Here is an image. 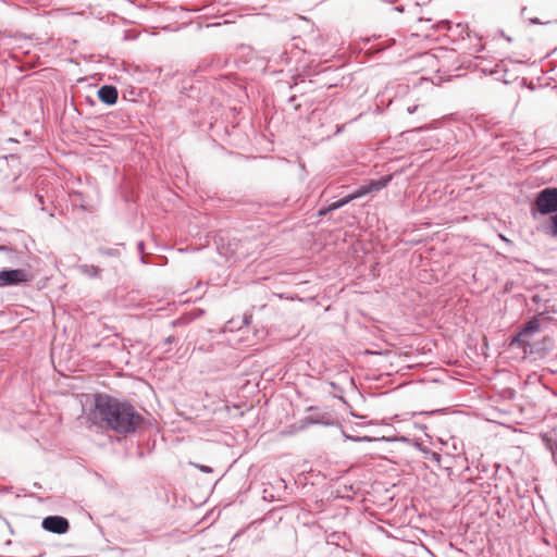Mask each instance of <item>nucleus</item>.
I'll list each match as a JSON object with an SVG mask.
<instances>
[{
	"label": "nucleus",
	"mask_w": 557,
	"mask_h": 557,
	"mask_svg": "<svg viewBox=\"0 0 557 557\" xmlns=\"http://www.w3.org/2000/svg\"><path fill=\"white\" fill-rule=\"evenodd\" d=\"M117 89L111 85H104L98 90L99 99L106 104H114L117 101Z\"/></svg>",
	"instance_id": "nucleus-7"
},
{
	"label": "nucleus",
	"mask_w": 557,
	"mask_h": 557,
	"mask_svg": "<svg viewBox=\"0 0 557 557\" xmlns=\"http://www.w3.org/2000/svg\"><path fill=\"white\" fill-rule=\"evenodd\" d=\"M500 238L506 242V243H510V240L508 238H506L504 235H500Z\"/></svg>",
	"instance_id": "nucleus-16"
},
{
	"label": "nucleus",
	"mask_w": 557,
	"mask_h": 557,
	"mask_svg": "<svg viewBox=\"0 0 557 557\" xmlns=\"http://www.w3.org/2000/svg\"><path fill=\"white\" fill-rule=\"evenodd\" d=\"M196 467L199 468L200 471H202L205 473H210L211 472V468H209L207 466L196 465Z\"/></svg>",
	"instance_id": "nucleus-12"
},
{
	"label": "nucleus",
	"mask_w": 557,
	"mask_h": 557,
	"mask_svg": "<svg viewBox=\"0 0 557 557\" xmlns=\"http://www.w3.org/2000/svg\"><path fill=\"white\" fill-rule=\"evenodd\" d=\"M417 110H418V106L416 104V106L408 107L407 112L409 114H413Z\"/></svg>",
	"instance_id": "nucleus-13"
},
{
	"label": "nucleus",
	"mask_w": 557,
	"mask_h": 557,
	"mask_svg": "<svg viewBox=\"0 0 557 557\" xmlns=\"http://www.w3.org/2000/svg\"><path fill=\"white\" fill-rule=\"evenodd\" d=\"M88 419L117 434L135 433L144 422V417L131 403L106 394L95 396Z\"/></svg>",
	"instance_id": "nucleus-1"
},
{
	"label": "nucleus",
	"mask_w": 557,
	"mask_h": 557,
	"mask_svg": "<svg viewBox=\"0 0 557 557\" xmlns=\"http://www.w3.org/2000/svg\"><path fill=\"white\" fill-rule=\"evenodd\" d=\"M42 528L49 532L63 534L67 532L69 521L61 516H49L42 520Z\"/></svg>",
	"instance_id": "nucleus-6"
},
{
	"label": "nucleus",
	"mask_w": 557,
	"mask_h": 557,
	"mask_svg": "<svg viewBox=\"0 0 557 557\" xmlns=\"http://www.w3.org/2000/svg\"><path fill=\"white\" fill-rule=\"evenodd\" d=\"M348 202H350V199L347 197L338 200V201H335V202H332L330 203L327 207H326V211H334L336 209H339L342 207H344L345 205H347Z\"/></svg>",
	"instance_id": "nucleus-10"
},
{
	"label": "nucleus",
	"mask_w": 557,
	"mask_h": 557,
	"mask_svg": "<svg viewBox=\"0 0 557 557\" xmlns=\"http://www.w3.org/2000/svg\"><path fill=\"white\" fill-rule=\"evenodd\" d=\"M531 23H539L536 18H530Z\"/></svg>",
	"instance_id": "nucleus-17"
},
{
	"label": "nucleus",
	"mask_w": 557,
	"mask_h": 557,
	"mask_svg": "<svg viewBox=\"0 0 557 557\" xmlns=\"http://www.w3.org/2000/svg\"><path fill=\"white\" fill-rule=\"evenodd\" d=\"M348 202H350V199L347 197L338 200V201H335V202H332L330 203L327 207H326V211H334L336 209H339L342 207H344L345 205H347Z\"/></svg>",
	"instance_id": "nucleus-9"
},
{
	"label": "nucleus",
	"mask_w": 557,
	"mask_h": 557,
	"mask_svg": "<svg viewBox=\"0 0 557 557\" xmlns=\"http://www.w3.org/2000/svg\"><path fill=\"white\" fill-rule=\"evenodd\" d=\"M78 270L82 274L90 277H99L100 275V269L94 264H82Z\"/></svg>",
	"instance_id": "nucleus-8"
},
{
	"label": "nucleus",
	"mask_w": 557,
	"mask_h": 557,
	"mask_svg": "<svg viewBox=\"0 0 557 557\" xmlns=\"http://www.w3.org/2000/svg\"><path fill=\"white\" fill-rule=\"evenodd\" d=\"M251 319H252L251 314H249V315L245 314V317H244L245 324L249 325L251 323Z\"/></svg>",
	"instance_id": "nucleus-14"
},
{
	"label": "nucleus",
	"mask_w": 557,
	"mask_h": 557,
	"mask_svg": "<svg viewBox=\"0 0 557 557\" xmlns=\"http://www.w3.org/2000/svg\"><path fill=\"white\" fill-rule=\"evenodd\" d=\"M534 210L539 211L543 215L557 212V187H548L541 190L537 194L534 207L532 208L533 214Z\"/></svg>",
	"instance_id": "nucleus-2"
},
{
	"label": "nucleus",
	"mask_w": 557,
	"mask_h": 557,
	"mask_svg": "<svg viewBox=\"0 0 557 557\" xmlns=\"http://www.w3.org/2000/svg\"><path fill=\"white\" fill-rule=\"evenodd\" d=\"M550 235L557 237V213L550 218Z\"/></svg>",
	"instance_id": "nucleus-11"
},
{
	"label": "nucleus",
	"mask_w": 557,
	"mask_h": 557,
	"mask_svg": "<svg viewBox=\"0 0 557 557\" xmlns=\"http://www.w3.org/2000/svg\"><path fill=\"white\" fill-rule=\"evenodd\" d=\"M329 212H330V211H326V208H324V209H321V210L319 211V215H325V214H326V213H329Z\"/></svg>",
	"instance_id": "nucleus-15"
},
{
	"label": "nucleus",
	"mask_w": 557,
	"mask_h": 557,
	"mask_svg": "<svg viewBox=\"0 0 557 557\" xmlns=\"http://www.w3.org/2000/svg\"><path fill=\"white\" fill-rule=\"evenodd\" d=\"M540 331V321L536 318L530 320L522 330L512 338L511 344H518L525 348L530 345V338Z\"/></svg>",
	"instance_id": "nucleus-3"
},
{
	"label": "nucleus",
	"mask_w": 557,
	"mask_h": 557,
	"mask_svg": "<svg viewBox=\"0 0 557 557\" xmlns=\"http://www.w3.org/2000/svg\"><path fill=\"white\" fill-rule=\"evenodd\" d=\"M29 274L23 269L0 271V287L17 285L29 281Z\"/></svg>",
	"instance_id": "nucleus-4"
},
{
	"label": "nucleus",
	"mask_w": 557,
	"mask_h": 557,
	"mask_svg": "<svg viewBox=\"0 0 557 557\" xmlns=\"http://www.w3.org/2000/svg\"><path fill=\"white\" fill-rule=\"evenodd\" d=\"M389 181H391V176H385L380 180L370 181L368 184L361 185L352 194L348 195V198L350 199V201H352V200L360 198L369 193L379 191L382 188H384L388 184Z\"/></svg>",
	"instance_id": "nucleus-5"
}]
</instances>
